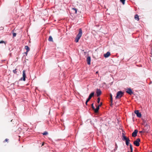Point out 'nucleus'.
<instances>
[{"mask_svg":"<svg viewBox=\"0 0 152 152\" xmlns=\"http://www.w3.org/2000/svg\"><path fill=\"white\" fill-rule=\"evenodd\" d=\"M82 34V31L81 28L79 29V33L75 37V41L76 42H77Z\"/></svg>","mask_w":152,"mask_h":152,"instance_id":"nucleus-1","label":"nucleus"},{"mask_svg":"<svg viewBox=\"0 0 152 152\" xmlns=\"http://www.w3.org/2000/svg\"><path fill=\"white\" fill-rule=\"evenodd\" d=\"M124 93L121 91H120L117 92L116 96L115 97L116 99H120L124 95Z\"/></svg>","mask_w":152,"mask_h":152,"instance_id":"nucleus-2","label":"nucleus"},{"mask_svg":"<svg viewBox=\"0 0 152 152\" xmlns=\"http://www.w3.org/2000/svg\"><path fill=\"white\" fill-rule=\"evenodd\" d=\"M122 138L123 141H125L126 142H129L130 141L129 138L125 136L123 134H122Z\"/></svg>","mask_w":152,"mask_h":152,"instance_id":"nucleus-3","label":"nucleus"},{"mask_svg":"<svg viewBox=\"0 0 152 152\" xmlns=\"http://www.w3.org/2000/svg\"><path fill=\"white\" fill-rule=\"evenodd\" d=\"M126 92L130 95H132L133 93V92L130 88H128L126 89Z\"/></svg>","mask_w":152,"mask_h":152,"instance_id":"nucleus-4","label":"nucleus"},{"mask_svg":"<svg viewBox=\"0 0 152 152\" xmlns=\"http://www.w3.org/2000/svg\"><path fill=\"white\" fill-rule=\"evenodd\" d=\"M134 113L136 114L137 117L139 118L141 117L142 116L141 114L139 112V111L138 110H135Z\"/></svg>","mask_w":152,"mask_h":152,"instance_id":"nucleus-5","label":"nucleus"},{"mask_svg":"<svg viewBox=\"0 0 152 152\" xmlns=\"http://www.w3.org/2000/svg\"><path fill=\"white\" fill-rule=\"evenodd\" d=\"M94 92H93L91 93L89 95V96L87 99V101H89L91 98L94 96Z\"/></svg>","mask_w":152,"mask_h":152,"instance_id":"nucleus-6","label":"nucleus"},{"mask_svg":"<svg viewBox=\"0 0 152 152\" xmlns=\"http://www.w3.org/2000/svg\"><path fill=\"white\" fill-rule=\"evenodd\" d=\"M138 130L137 129H135L134 132L132 133V136L133 137H135L137 136V134L138 132Z\"/></svg>","mask_w":152,"mask_h":152,"instance_id":"nucleus-7","label":"nucleus"},{"mask_svg":"<svg viewBox=\"0 0 152 152\" xmlns=\"http://www.w3.org/2000/svg\"><path fill=\"white\" fill-rule=\"evenodd\" d=\"M101 91L100 89H97L96 90V93L97 96H99L101 94Z\"/></svg>","mask_w":152,"mask_h":152,"instance_id":"nucleus-8","label":"nucleus"},{"mask_svg":"<svg viewBox=\"0 0 152 152\" xmlns=\"http://www.w3.org/2000/svg\"><path fill=\"white\" fill-rule=\"evenodd\" d=\"M23 80L24 81H25V80H26V77L25 70H23Z\"/></svg>","mask_w":152,"mask_h":152,"instance_id":"nucleus-9","label":"nucleus"},{"mask_svg":"<svg viewBox=\"0 0 152 152\" xmlns=\"http://www.w3.org/2000/svg\"><path fill=\"white\" fill-rule=\"evenodd\" d=\"M91 58L90 56H88L87 58V64L88 65L90 64Z\"/></svg>","mask_w":152,"mask_h":152,"instance_id":"nucleus-10","label":"nucleus"},{"mask_svg":"<svg viewBox=\"0 0 152 152\" xmlns=\"http://www.w3.org/2000/svg\"><path fill=\"white\" fill-rule=\"evenodd\" d=\"M110 55V52H107L106 53L104 54V56L105 58H107Z\"/></svg>","mask_w":152,"mask_h":152,"instance_id":"nucleus-11","label":"nucleus"},{"mask_svg":"<svg viewBox=\"0 0 152 152\" xmlns=\"http://www.w3.org/2000/svg\"><path fill=\"white\" fill-rule=\"evenodd\" d=\"M99 107L98 106H96V108L94 110V112L95 113H97L98 112L99 110Z\"/></svg>","mask_w":152,"mask_h":152,"instance_id":"nucleus-12","label":"nucleus"},{"mask_svg":"<svg viewBox=\"0 0 152 152\" xmlns=\"http://www.w3.org/2000/svg\"><path fill=\"white\" fill-rule=\"evenodd\" d=\"M134 19L136 20H139V16L137 15H135L134 16Z\"/></svg>","mask_w":152,"mask_h":152,"instance_id":"nucleus-13","label":"nucleus"},{"mask_svg":"<svg viewBox=\"0 0 152 152\" xmlns=\"http://www.w3.org/2000/svg\"><path fill=\"white\" fill-rule=\"evenodd\" d=\"M25 48L27 52H28L30 50V48L28 46H25Z\"/></svg>","mask_w":152,"mask_h":152,"instance_id":"nucleus-14","label":"nucleus"},{"mask_svg":"<svg viewBox=\"0 0 152 152\" xmlns=\"http://www.w3.org/2000/svg\"><path fill=\"white\" fill-rule=\"evenodd\" d=\"M140 141V139L139 138H138L135 140L133 142H139Z\"/></svg>","mask_w":152,"mask_h":152,"instance_id":"nucleus-15","label":"nucleus"},{"mask_svg":"<svg viewBox=\"0 0 152 152\" xmlns=\"http://www.w3.org/2000/svg\"><path fill=\"white\" fill-rule=\"evenodd\" d=\"M48 41L50 42H52L53 41V38L51 36H49L48 38Z\"/></svg>","mask_w":152,"mask_h":152,"instance_id":"nucleus-16","label":"nucleus"},{"mask_svg":"<svg viewBox=\"0 0 152 152\" xmlns=\"http://www.w3.org/2000/svg\"><path fill=\"white\" fill-rule=\"evenodd\" d=\"M130 151H128V152H132L133 151V148L132 145H130Z\"/></svg>","mask_w":152,"mask_h":152,"instance_id":"nucleus-17","label":"nucleus"},{"mask_svg":"<svg viewBox=\"0 0 152 152\" xmlns=\"http://www.w3.org/2000/svg\"><path fill=\"white\" fill-rule=\"evenodd\" d=\"M72 10L75 11V13L76 14L77 13V9L75 8H72Z\"/></svg>","mask_w":152,"mask_h":152,"instance_id":"nucleus-18","label":"nucleus"},{"mask_svg":"<svg viewBox=\"0 0 152 152\" xmlns=\"http://www.w3.org/2000/svg\"><path fill=\"white\" fill-rule=\"evenodd\" d=\"M110 100H111V103H112L113 102V98H112V95L111 94H110Z\"/></svg>","mask_w":152,"mask_h":152,"instance_id":"nucleus-19","label":"nucleus"},{"mask_svg":"<svg viewBox=\"0 0 152 152\" xmlns=\"http://www.w3.org/2000/svg\"><path fill=\"white\" fill-rule=\"evenodd\" d=\"M48 134V132L46 131H45L44 132L42 133V134H43V135H47Z\"/></svg>","mask_w":152,"mask_h":152,"instance_id":"nucleus-20","label":"nucleus"},{"mask_svg":"<svg viewBox=\"0 0 152 152\" xmlns=\"http://www.w3.org/2000/svg\"><path fill=\"white\" fill-rule=\"evenodd\" d=\"M17 69H15L13 70V72L15 74H16L17 72Z\"/></svg>","mask_w":152,"mask_h":152,"instance_id":"nucleus-21","label":"nucleus"},{"mask_svg":"<svg viewBox=\"0 0 152 152\" xmlns=\"http://www.w3.org/2000/svg\"><path fill=\"white\" fill-rule=\"evenodd\" d=\"M94 103H93L92 104H91V107H92V109L94 110V109H95V108L94 107Z\"/></svg>","mask_w":152,"mask_h":152,"instance_id":"nucleus-22","label":"nucleus"},{"mask_svg":"<svg viewBox=\"0 0 152 152\" xmlns=\"http://www.w3.org/2000/svg\"><path fill=\"white\" fill-rule=\"evenodd\" d=\"M134 144L136 146H138L140 145V143H134Z\"/></svg>","mask_w":152,"mask_h":152,"instance_id":"nucleus-23","label":"nucleus"},{"mask_svg":"<svg viewBox=\"0 0 152 152\" xmlns=\"http://www.w3.org/2000/svg\"><path fill=\"white\" fill-rule=\"evenodd\" d=\"M120 1L124 4L125 3V0H120Z\"/></svg>","mask_w":152,"mask_h":152,"instance_id":"nucleus-24","label":"nucleus"},{"mask_svg":"<svg viewBox=\"0 0 152 152\" xmlns=\"http://www.w3.org/2000/svg\"><path fill=\"white\" fill-rule=\"evenodd\" d=\"M100 99L99 98H98L97 99V102L98 103H99L100 102Z\"/></svg>","mask_w":152,"mask_h":152,"instance_id":"nucleus-25","label":"nucleus"},{"mask_svg":"<svg viewBox=\"0 0 152 152\" xmlns=\"http://www.w3.org/2000/svg\"><path fill=\"white\" fill-rule=\"evenodd\" d=\"M16 34L15 33H13V37H15L16 36Z\"/></svg>","mask_w":152,"mask_h":152,"instance_id":"nucleus-26","label":"nucleus"},{"mask_svg":"<svg viewBox=\"0 0 152 152\" xmlns=\"http://www.w3.org/2000/svg\"><path fill=\"white\" fill-rule=\"evenodd\" d=\"M3 43H5V44H6L5 42L3 41H0V44Z\"/></svg>","mask_w":152,"mask_h":152,"instance_id":"nucleus-27","label":"nucleus"},{"mask_svg":"<svg viewBox=\"0 0 152 152\" xmlns=\"http://www.w3.org/2000/svg\"><path fill=\"white\" fill-rule=\"evenodd\" d=\"M8 140H9L7 139H6L5 140H4V142H7L8 141Z\"/></svg>","mask_w":152,"mask_h":152,"instance_id":"nucleus-28","label":"nucleus"},{"mask_svg":"<svg viewBox=\"0 0 152 152\" xmlns=\"http://www.w3.org/2000/svg\"><path fill=\"white\" fill-rule=\"evenodd\" d=\"M102 103L101 102L100 103V104H99V105H98V106H99V107H100L102 105Z\"/></svg>","mask_w":152,"mask_h":152,"instance_id":"nucleus-29","label":"nucleus"},{"mask_svg":"<svg viewBox=\"0 0 152 152\" xmlns=\"http://www.w3.org/2000/svg\"><path fill=\"white\" fill-rule=\"evenodd\" d=\"M89 102V101H87V100H86V104L87 105V103Z\"/></svg>","mask_w":152,"mask_h":152,"instance_id":"nucleus-30","label":"nucleus"},{"mask_svg":"<svg viewBox=\"0 0 152 152\" xmlns=\"http://www.w3.org/2000/svg\"><path fill=\"white\" fill-rule=\"evenodd\" d=\"M28 52H27V51H26V52L25 53L26 54V56L27 55Z\"/></svg>","mask_w":152,"mask_h":152,"instance_id":"nucleus-31","label":"nucleus"},{"mask_svg":"<svg viewBox=\"0 0 152 152\" xmlns=\"http://www.w3.org/2000/svg\"><path fill=\"white\" fill-rule=\"evenodd\" d=\"M126 145H130V143H126Z\"/></svg>","mask_w":152,"mask_h":152,"instance_id":"nucleus-32","label":"nucleus"},{"mask_svg":"<svg viewBox=\"0 0 152 152\" xmlns=\"http://www.w3.org/2000/svg\"><path fill=\"white\" fill-rule=\"evenodd\" d=\"M98 71H96V74H98Z\"/></svg>","mask_w":152,"mask_h":152,"instance_id":"nucleus-33","label":"nucleus"},{"mask_svg":"<svg viewBox=\"0 0 152 152\" xmlns=\"http://www.w3.org/2000/svg\"><path fill=\"white\" fill-rule=\"evenodd\" d=\"M44 143H42V146L44 145Z\"/></svg>","mask_w":152,"mask_h":152,"instance_id":"nucleus-34","label":"nucleus"},{"mask_svg":"<svg viewBox=\"0 0 152 152\" xmlns=\"http://www.w3.org/2000/svg\"><path fill=\"white\" fill-rule=\"evenodd\" d=\"M116 145H116V144H115V145H116Z\"/></svg>","mask_w":152,"mask_h":152,"instance_id":"nucleus-35","label":"nucleus"},{"mask_svg":"<svg viewBox=\"0 0 152 152\" xmlns=\"http://www.w3.org/2000/svg\"><path fill=\"white\" fill-rule=\"evenodd\" d=\"M151 152H152V151Z\"/></svg>","mask_w":152,"mask_h":152,"instance_id":"nucleus-36","label":"nucleus"}]
</instances>
